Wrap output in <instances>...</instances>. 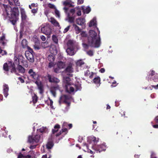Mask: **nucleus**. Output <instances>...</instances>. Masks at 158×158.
I'll return each instance as SVG.
<instances>
[{"instance_id": "1", "label": "nucleus", "mask_w": 158, "mask_h": 158, "mask_svg": "<svg viewBox=\"0 0 158 158\" xmlns=\"http://www.w3.org/2000/svg\"><path fill=\"white\" fill-rule=\"evenodd\" d=\"M89 36L87 38V44L83 43L82 45L83 48L86 49L89 48V46L94 47L95 48L99 47L100 44V35H98V37H97V33L94 31L90 30L89 31Z\"/></svg>"}, {"instance_id": "2", "label": "nucleus", "mask_w": 158, "mask_h": 158, "mask_svg": "<svg viewBox=\"0 0 158 158\" xmlns=\"http://www.w3.org/2000/svg\"><path fill=\"white\" fill-rule=\"evenodd\" d=\"M4 7L10 21L13 25H15L19 19V14L18 8L14 7L12 8L10 6L6 5Z\"/></svg>"}, {"instance_id": "3", "label": "nucleus", "mask_w": 158, "mask_h": 158, "mask_svg": "<svg viewBox=\"0 0 158 158\" xmlns=\"http://www.w3.org/2000/svg\"><path fill=\"white\" fill-rule=\"evenodd\" d=\"M3 69L6 72H8L10 70L11 73L16 74L18 73L15 64L14 63H13V62L11 61L5 63L3 65Z\"/></svg>"}, {"instance_id": "4", "label": "nucleus", "mask_w": 158, "mask_h": 158, "mask_svg": "<svg viewBox=\"0 0 158 158\" xmlns=\"http://www.w3.org/2000/svg\"><path fill=\"white\" fill-rule=\"evenodd\" d=\"M71 98V97L67 95H62L60 98L59 103L60 105L61 102L66 104L68 106H69L70 105L71 102L69 100Z\"/></svg>"}, {"instance_id": "5", "label": "nucleus", "mask_w": 158, "mask_h": 158, "mask_svg": "<svg viewBox=\"0 0 158 158\" xmlns=\"http://www.w3.org/2000/svg\"><path fill=\"white\" fill-rule=\"evenodd\" d=\"M28 73L29 74L30 77L34 80L35 81H39V75L34 72L32 69H29Z\"/></svg>"}, {"instance_id": "6", "label": "nucleus", "mask_w": 158, "mask_h": 158, "mask_svg": "<svg viewBox=\"0 0 158 158\" xmlns=\"http://www.w3.org/2000/svg\"><path fill=\"white\" fill-rule=\"evenodd\" d=\"M40 138V135L39 134H36L34 136H29L28 138V141L29 143H32L34 142L38 143L39 142Z\"/></svg>"}, {"instance_id": "7", "label": "nucleus", "mask_w": 158, "mask_h": 158, "mask_svg": "<svg viewBox=\"0 0 158 158\" xmlns=\"http://www.w3.org/2000/svg\"><path fill=\"white\" fill-rule=\"evenodd\" d=\"M45 78H47L49 82L54 83H58L60 82V80L58 78L52 76L49 74H48L45 77Z\"/></svg>"}, {"instance_id": "8", "label": "nucleus", "mask_w": 158, "mask_h": 158, "mask_svg": "<svg viewBox=\"0 0 158 158\" xmlns=\"http://www.w3.org/2000/svg\"><path fill=\"white\" fill-rule=\"evenodd\" d=\"M41 32L46 35H50L51 33V29L48 25H46L41 27Z\"/></svg>"}, {"instance_id": "9", "label": "nucleus", "mask_w": 158, "mask_h": 158, "mask_svg": "<svg viewBox=\"0 0 158 158\" xmlns=\"http://www.w3.org/2000/svg\"><path fill=\"white\" fill-rule=\"evenodd\" d=\"M76 66L78 67L82 68V69L87 68L88 66L86 65L85 62L82 59H80L77 60L76 62Z\"/></svg>"}, {"instance_id": "10", "label": "nucleus", "mask_w": 158, "mask_h": 158, "mask_svg": "<svg viewBox=\"0 0 158 158\" xmlns=\"http://www.w3.org/2000/svg\"><path fill=\"white\" fill-rule=\"evenodd\" d=\"M63 5L65 6L63 8V10L65 13H67L68 12L69 8L67 7V6H68L69 7H72L74 6L71 2L68 1H66L64 2Z\"/></svg>"}, {"instance_id": "11", "label": "nucleus", "mask_w": 158, "mask_h": 158, "mask_svg": "<svg viewBox=\"0 0 158 158\" xmlns=\"http://www.w3.org/2000/svg\"><path fill=\"white\" fill-rule=\"evenodd\" d=\"M25 55L27 59L30 62H33L34 58L33 54L29 52H25Z\"/></svg>"}, {"instance_id": "12", "label": "nucleus", "mask_w": 158, "mask_h": 158, "mask_svg": "<svg viewBox=\"0 0 158 158\" xmlns=\"http://www.w3.org/2000/svg\"><path fill=\"white\" fill-rule=\"evenodd\" d=\"M76 22L77 24L78 25L81 26L82 27V28H85V20L84 18H80L77 19L76 20Z\"/></svg>"}, {"instance_id": "13", "label": "nucleus", "mask_w": 158, "mask_h": 158, "mask_svg": "<svg viewBox=\"0 0 158 158\" xmlns=\"http://www.w3.org/2000/svg\"><path fill=\"white\" fill-rule=\"evenodd\" d=\"M38 81H36L35 83L38 86V89L40 90V93L42 94L43 93L44 91L43 85L41 81L39 82Z\"/></svg>"}, {"instance_id": "14", "label": "nucleus", "mask_w": 158, "mask_h": 158, "mask_svg": "<svg viewBox=\"0 0 158 158\" xmlns=\"http://www.w3.org/2000/svg\"><path fill=\"white\" fill-rule=\"evenodd\" d=\"M95 150L96 151H98L99 152L106 150V146L103 144L98 145L95 146Z\"/></svg>"}, {"instance_id": "15", "label": "nucleus", "mask_w": 158, "mask_h": 158, "mask_svg": "<svg viewBox=\"0 0 158 158\" xmlns=\"http://www.w3.org/2000/svg\"><path fill=\"white\" fill-rule=\"evenodd\" d=\"M9 87L8 85L4 84L3 86V94L4 96L6 97L8 95Z\"/></svg>"}, {"instance_id": "16", "label": "nucleus", "mask_w": 158, "mask_h": 158, "mask_svg": "<svg viewBox=\"0 0 158 158\" xmlns=\"http://www.w3.org/2000/svg\"><path fill=\"white\" fill-rule=\"evenodd\" d=\"M23 58V57L21 56H19V58L16 56H15L14 58V62L13 63H14L15 64L18 66L19 65V62L21 61V59Z\"/></svg>"}, {"instance_id": "17", "label": "nucleus", "mask_w": 158, "mask_h": 158, "mask_svg": "<svg viewBox=\"0 0 158 158\" xmlns=\"http://www.w3.org/2000/svg\"><path fill=\"white\" fill-rule=\"evenodd\" d=\"M66 73H72L73 72V64L70 63L66 67L64 70Z\"/></svg>"}, {"instance_id": "18", "label": "nucleus", "mask_w": 158, "mask_h": 158, "mask_svg": "<svg viewBox=\"0 0 158 158\" xmlns=\"http://www.w3.org/2000/svg\"><path fill=\"white\" fill-rule=\"evenodd\" d=\"M71 79L68 77H64V82L65 84V87L66 85L69 86L70 85Z\"/></svg>"}, {"instance_id": "19", "label": "nucleus", "mask_w": 158, "mask_h": 158, "mask_svg": "<svg viewBox=\"0 0 158 158\" xmlns=\"http://www.w3.org/2000/svg\"><path fill=\"white\" fill-rule=\"evenodd\" d=\"M20 12L21 15V18L22 20H25L27 16L24 9L22 8L20 9Z\"/></svg>"}, {"instance_id": "20", "label": "nucleus", "mask_w": 158, "mask_h": 158, "mask_svg": "<svg viewBox=\"0 0 158 158\" xmlns=\"http://www.w3.org/2000/svg\"><path fill=\"white\" fill-rule=\"evenodd\" d=\"M66 51L70 56H73L74 54L73 48H68Z\"/></svg>"}, {"instance_id": "21", "label": "nucleus", "mask_w": 158, "mask_h": 158, "mask_svg": "<svg viewBox=\"0 0 158 158\" xmlns=\"http://www.w3.org/2000/svg\"><path fill=\"white\" fill-rule=\"evenodd\" d=\"M84 75L86 77L89 76V77L91 79L94 76V73L93 72H90L89 70H87L84 72Z\"/></svg>"}, {"instance_id": "22", "label": "nucleus", "mask_w": 158, "mask_h": 158, "mask_svg": "<svg viewBox=\"0 0 158 158\" xmlns=\"http://www.w3.org/2000/svg\"><path fill=\"white\" fill-rule=\"evenodd\" d=\"M17 71H18L19 73H23L25 72V69L21 65H19L17 67Z\"/></svg>"}, {"instance_id": "23", "label": "nucleus", "mask_w": 158, "mask_h": 158, "mask_svg": "<svg viewBox=\"0 0 158 158\" xmlns=\"http://www.w3.org/2000/svg\"><path fill=\"white\" fill-rule=\"evenodd\" d=\"M89 26V27L94 26V27H96L98 30V29L96 27V21L95 19L94 18L90 22Z\"/></svg>"}, {"instance_id": "24", "label": "nucleus", "mask_w": 158, "mask_h": 158, "mask_svg": "<svg viewBox=\"0 0 158 158\" xmlns=\"http://www.w3.org/2000/svg\"><path fill=\"white\" fill-rule=\"evenodd\" d=\"M50 19V22L54 25L55 26L58 27H59L60 26L59 23H58V22L54 18H51Z\"/></svg>"}, {"instance_id": "25", "label": "nucleus", "mask_w": 158, "mask_h": 158, "mask_svg": "<svg viewBox=\"0 0 158 158\" xmlns=\"http://www.w3.org/2000/svg\"><path fill=\"white\" fill-rule=\"evenodd\" d=\"M67 17L68 18V22L70 23H74V17L70 16L69 12L67 13Z\"/></svg>"}, {"instance_id": "26", "label": "nucleus", "mask_w": 158, "mask_h": 158, "mask_svg": "<svg viewBox=\"0 0 158 158\" xmlns=\"http://www.w3.org/2000/svg\"><path fill=\"white\" fill-rule=\"evenodd\" d=\"M57 66L60 69L65 67V64L61 61H59L57 64Z\"/></svg>"}, {"instance_id": "27", "label": "nucleus", "mask_w": 158, "mask_h": 158, "mask_svg": "<svg viewBox=\"0 0 158 158\" xmlns=\"http://www.w3.org/2000/svg\"><path fill=\"white\" fill-rule=\"evenodd\" d=\"M68 86H69L66 85L65 87L66 91L69 93L73 92L74 90V88L73 87L70 86L69 89V90Z\"/></svg>"}, {"instance_id": "28", "label": "nucleus", "mask_w": 158, "mask_h": 158, "mask_svg": "<svg viewBox=\"0 0 158 158\" xmlns=\"http://www.w3.org/2000/svg\"><path fill=\"white\" fill-rule=\"evenodd\" d=\"M60 128V125L57 124L54 127V129H53L52 131V133L54 134L58 131V129Z\"/></svg>"}, {"instance_id": "29", "label": "nucleus", "mask_w": 158, "mask_h": 158, "mask_svg": "<svg viewBox=\"0 0 158 158\" xmlns=\"http://www.w3.org/2000/svg\"><path fill=\"white\" fill-rule=\"evenodd\" d=\"M57 88V87L54 86L51 88L50 92L54 97L56 96V89Z\"/></svg>"}, {"instance_id": "30", "label": "nucleus", "mask_w": 158, "mask_h": 158, "mask_svg": "<svg viewBox=\"0 0 158 158\" xmlns=\"http://www.w3.org/2000/svg\"><path fill=\"white\" fill-rule=\"evenodd\" d=\"M52 40L55 44H58V39L56 35H53L52 36Z\"/></svg>"}, {"instance_id": "31", "label": "nucleus", "mask_w": 158, "mask_h": 158, "mask_svg": "<svg viewBox=\"0 0 158 158\" xmlns=\"http://www.w3.org/2000/svg\"><path fill=\"white\" fill-rule=\"evenodd\" d=\"M73 26L74 27V29L76 31V34H78L81 32V29L77 25L75 24H73Z\"/></svg>"}, {"instance_id": "32", "label": "nucleus", "mask_w": 158, "mask_h": 158, "mask_svg": "<svg viewBox=\"0 0 158 158\" xmlns=\"http://www.w3.org/2000/svg\"><path fill=\"white\" fill-rule=\"evenodd\" d=\"M21 44L23 48H27V47H28L27 46V41L25 39H24L22 40L21 43Z\"/></svg>"}, {"instance_id": "33", "label": "nucleus", "mask_w": 158, "mask_h": 158, "mask_svg": "<svg viewBox=\"0 0 158 158\" xmlns=\"http://www.w3.org/2000/svg\"><path fill=\"white\" fill-rule=\"evenodd\" d=\"M54 145L52 141L48 142L46 145V147L48 149H50L52 148Z\"/></svg>"}, {"instance_id": "34", "label": "nucleus", "mask_w": 158, "mask_h": 158, "mask_svg": "<svg viewBox=\"0 0 158 158\" xmlns=\"http://www.w3.org/2000/svg\"><path fill=\"white\" fill-rule=\"evenodd\" d=\"M95 84H100V78L99 77H95L93 80Z\"/></svg>"}, {"instance_id": "35", "label": "nucleus", "mask_w": 158, "mask_h": 158, "mask_svg": "<svg viewBox=\"0 0 158 158\" xmlns=\"http://www.w3.org/2000/svg\"><path fill=\"white\" fill-rule=\"evenodd\" d=\"M39 130L41 133H48V129L46 127H42L39 129Z\"/></svg>"}, {"instance_id": "36", "label": "nucleus", "mask_w": 158, "mask_h": 158, "mask_svg": "<svg viewBox=\"0 0 158 158\" xmlns=\"http://www.w3.org/2000/svg\"><path fill=\"white\" fill-rule=\"evenodd\" d=\"M34 48L35 50H39L41 48L40 44L38 42H36L34 45Z\"/></svg>"}, {"instance_id": "37", "label": "nucleus", "mask_w": 158, "mask_h": 158, "mask_svg": "<svg viewBox=\"0 0 158 158\" xmlns=\"http://www.w3.org/2000/svg\"><path fill=\"white\" fill-rule=\"evenodd\" d=\"M18 158H31V156L29 155L26 156H24L23 154L20 153L19 155Z\"/></svg>"}, {"instance_id": "38", "label": "nucleus", "mask_w": 158, "mask_h": 158, "mask_svg": "<svg viewBox=\"0 0 158 158\" xmlns=\"http://www.w3.org/2000/svg\"><path fill=\"white\" fill-rule=\"evenodd\" d=\"M67 45L68 48H73V41L69 40L67 42Z\"/></svg>"}, {"instance_id": "39", "label": "nucleus", "mask_w": 158, "mask_h": 158, "mask_svg": "<svg viewBox=\"0 0 158 158\" xmlns=\"http://www.w3.org/2000/svg\"><path fill=\"white\" fill-rule=\"evenodd\" d=\"M48 59L49 61L52 62H53L55 60L54 57L53 55H49L48 56Z\"/></svg>"}, {"instance_id": "40", "label": "nucleus", "mask_w": 158, "mask_h": 158, "mask_svg": "<svg viewBox=\"0 0 158 158\" xmlns=\"http://www.w3.org/2000/svg\"><path fill=\"white\" fill-rule=\"evenodd\" d=\"M21 62L23 64L24 67L26 68L28 67V63L27 61L24 60L23 59V58L21 59Z\"/></svg>"}, {"instance_id": "41", "label": "nucleus", "mask_w": 158, "mask_h": 158, "mask_svg": "<svg viewBox=\"0 0 158 158\" xmlns=\"http://www.w3.org/2000/svg\"><path fill=\"white\" fill-rule=\"evenodd\" d=\"M32 99L33 102L34 104H35L37 101L38 97H37V96L35 94H34V95L32 96Z\"/></svg>"}, {"instance_id": "42", "label": "nucleus", "mask_w": 158, "mask_h": 158, "mask_svg": "<svg viewBox=\"0 0 158 158\" xmlns=\"http://www.w3.org/2000/svg\"><path fill=\"white\" fill-rule=\"evenodd\" d=\"M41 46L44 48H46L48 46V42H46L41 43Z\"/></svg>"}, {"instance_id": "43", "label": "nucleus", "mask_w": 158, "mask_h": 158, "mask_svg": "<svg viewBox=\"0 0 158 158\" xmlns=\"http://www.w3.org/2000/svg\"><path fill=\"white\" fill-rule=\"evenodd\" d=\"M61 131L62 133L63 132L65 133L64 134V135H66L68 132V130L67 129L65 128H62Z\"/></svg>"}, {"instance_id": "44", "label": "nucleus", "mask_w": 158, "mask_h": 158, "mask_svg": "<svg viewBox=\"0 0 158 158\" xmlns=\"http://www.w3.org/2000/svg\"><path fill=\"white\" fill-rule=\"evenodd\" d=\"M60 69L57 67V68H55L54 69V72L56 73H58L60 72Z\"/></svg>"}, {"instance_id": "45", "label": "nucleus", "mask_w": 158, "mask_h": 158, "mask_svg": "<svg viewBox=\"0 0 158 158\" xmlns=\"http://www.w3.org/2000/svg\"><path fill=\"white\" fill-rule=\"evenodd\" d=\"M150 158H157L156 154L154 152H152L151 153Z\"/></svg>"}, {"instance_id": "46", "label": "nucleus", "mask_w": 158, "mask_h": 158, "mask_svg": "<svg viewBox=\"0 0 158 158\" xmlns=\"http://www.w3.org/2000/svg\"><path fill=\"white\" fill-rule=\"evenodd\" d=\"M87 53L88 55L90 56H93L94 55L93 52L92 50H89L87 51Z\"/></svg>"}, {"instance_id": "47", "label": "nucleus", "mask_w": 158, "mask_h": 158, "mask_svg": "<svg viewBox=\"0 0 158 158\" xmlns=\"http://www.w3.org/2000/svg\"><path fill=\"white\" fill-rule=\"evenodd\" d=\"M13 1L15 5L18 6H20V3L18 0H13Z\"/></svg>"}, {"instance_id": "48", "label": "nucleus", "mask_w": 158, "mask_h": 158, "mask_svg": "<svg viewBox=\"0 0 158 158\" xmlns=\"http://www.w3.org/2000/svg\"><path fill=\"white\" fill-rule=\"evenodd\" d=\"M48 6L49 7L52 9H54L55 7V6L54 5L50 3L48 4Z\"/></svg>"}, {"instance_id": "49", "label": "nucleus", "mask_w": 158, "mask_h": 158, "mask_svg": "<svg viewBox=\"0 0 158 158\" xmlns=\"http://www.w3.org/2000/svg\"><path fill=\"white\" fill-rule=\"evenodd\" d=\"M68 123L67 122H64L62 125V128H65L68 127Z\"/></svg>"}, {"instance_id": "50", "label": "nucleus", "mask_w": 158, "mask_h": 158, "mask_svg": "<svg viewBox=\"0 0 158 158\" xmlns=\"http://www.w3.org/2000/svg\"><path fill=\"white\" fill-rule=\"evenodd\" d=\"M27 49L28 50L26 52H29L31 53H32V54L34 53L33 50L30 47H29V46L27 47Z\"/></svg>"}, {"instance_id": "51", "label": "nucleus", "mask_w": 158, "mask_h": 158, "mask_svg": "<svg viewBox=\"0 0 158 158\" xmlns=\"http://www.w3.org/2000/svg\"><path fill=\"white\" fill-rule=\"evenodd\" d=\"M70 27V26L69 25L67 27H66L65 29H64V32L65 33L67 31H68V30H69Z\"/></svg>"}, {"instance_id": "52", "label": "nucleus", "mask_w": 158, "mask_h": 158, "mask_svg": "<svg viewBox=\"0 0 158 158\" xmlns=\"http://www.w3.org/2000/svg\"><path fill=\"white\" fill-rule=\"evenodd\" d=\"M91 11V9L90 7L87 8L85 10V11L87 14L89 13Z\"/></svg>"}, {"instance_id": "53", "label": "nucleus", "mask_w": 158, "mask_h": 158, "mask_svg": "<svg viewBox=\"0 0 158 158\" xmlns=\"http://www.w3.org/2000/svg\"><path fill=\"white\" fill-rule=\"evenodd\" d=\"M84 0H78L77 4L78 5L81 4L83 3Z\"/></svg>"}, {"instance_id": "54", "label": "nucleus", "mask_w": 158, "mask_h": 158, "mask_svg": "<svg viewBox=\"0 0 158 158\" xmlns=\"http://www.w3.org/2000/svg\"><path fill=\"white\" fill-rule=\"evenodd\" d=\"M75 86L76 88V91L79 90L80 89V86L79 85L76 84L75 85Z\"/></svg>"}, {"instance_id": "55", "label": "nucleus", "mask_w": 158, "mask_h": 158, "mask_svg": "<svg viewBox=\"0 0 158 158\" xmlns=\"http://www.w3.org/2000/svg\"><path fill=\"white\" fill-rule=\"evenodd\" d=\"M92 140L94 143H97L98 141V140H97V138L95 137H94L92 138Z\"/></svg>"}, {"instance_id": "56", "label": "nucleus", "mask_w": 158, "mask_h": 158, "mask_svg": "<svg viewBox=\"0 0 158 158\" xmlns=\"http://www.w3.org/2000/svg\"><path fill=\"white\" fill-rule=\"evenodd\" d=\"M81 35L82 37H86L87 36V34L84 32H82L81 34Z\"/></svg>"}, {"instance_id": "57", "label": "nucleus", "mask_w": 158, "mask_h": 158, "mask_svg": "<svg viewBox=\"0 0 158 158\" xmlns=\"http://www.w3.org/2000/svg\"><path fill=\"white\" fill-rule=\"evenodd\" d=\"M38 9H34L31 10V12L33 13H36L37 12Z\"/></svg>"}, {"instance_id": "58", "label": "nucleus", "mask_w": 158, "mask_h": 158, "mask_svg": "<svg viewBox=\"0 0 158 158\" xmlns=\"http://www.w3.org/2000/svg\"><path fill=\"white\" fill-rule=\"evenodd\" d=\"M155 72L153 71L152 70L151 71V73H150L149 74V76L150 77V76H152L154 75L155 74Z\"/></svg>"}, {"instance_id": "59", "label": "nucleus", "mask_w": 158, "mask_h": 158, "mask_svg": "<svg viewBox=\"0 0 158 158\" xmlns=\"http://www.w3.org/2000/svg\"><path fill=\"white\" fill-rule=\"evenodd\" d=\"M5 39V36L4 34H3L2 36L0 38V40L3 41Z\"/></svg>"}, {"instance_id": "60", "label": "nucleus", "mask_w": 158, "mask_h": 158, "mask_svg": "<svg viewBox=\"0 0 158 158\" xmlns=\"http://www.w3.org/2000/svg\"><path fill=\"white\" fill-rule=\"evenodd\" d=\"M18 80L20 81L21 83H23L24 82V80L21 77H19L18 78Z\"/></svg>"}, {"instance_id": "61", "label": "nucleus", "mask_w": 158, "mask_h": 158, "mask_svg": "<svg viewBox=\"0 0 158 158\" xmlns=\"http://www.w3.org/2000/svg\"><path fill=\"white\" fill-rule=\"evenodd\" d=\"M154 121L156 123H158V116L155 117L154 119Z\"/></svg>"}, {"instance_id": "62", "label": "nucleus", "mask_w": 158, "mask_h": 158, "mask_svg": "<svg viewBox=\"0 0 158 158\" xmlns=\"http://www.w3.org/2000/svg\"><path fill=\"white\" fill-rule=\"evenodd\" d=\"M73 15L75 12V10L74 9H71L69 11Z\"/></svg>"}, {"instance_id": "63", "label": "nucleus", "mask_w": 158, "mask_h": 158, "mask_svg": "<svg viewBox=\"0 0 158 158\" xmlns=\"http://www.w3.org/2000/svg\"><path fill=\"white\" fill-rule=\"evenodd\" d=\"M48 99L50 102V105L51 106H52L53 105V102L52 99H50L49 97H48Z\"/></svg>"}, {"instance_id": "64", "label": "nucleus", "mask_w": 158, "mask_h": 158, "mask_svg": "<svg viewBox=\"0 0 158 158\" xmlns=\"http://www.w3.org/2000/svg\"><path fill=\"white\" fill-rule=\"evenodd\" d=\"M40 39L43 41H44L45 40V37L44 35L40 36Z\"/></svg>"}]
</instances>
